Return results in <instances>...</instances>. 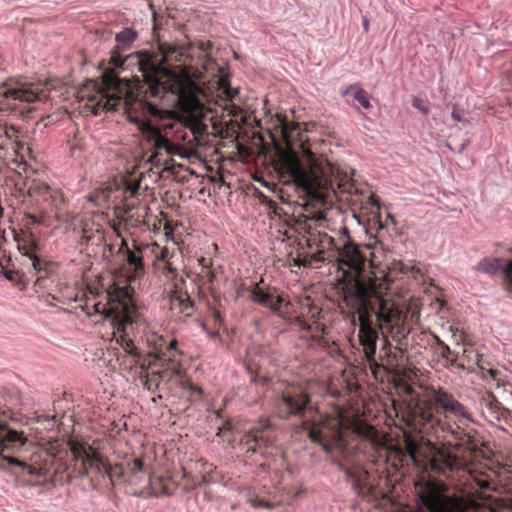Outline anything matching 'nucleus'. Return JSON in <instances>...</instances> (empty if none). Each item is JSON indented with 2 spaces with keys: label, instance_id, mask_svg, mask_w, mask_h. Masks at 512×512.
Returning a JSON list of instances; mask_svg holds the SVG:
<instances>
[{
  "label": "nucleus",
  "instance_id": "nucleus-1",
  "mask_svg": "<svg viewBox=\"0 0 512 512\" xmlns=\"http://www.w3.org/2000/svg\"><path fill=\"white\" fill-rule=\"evenodd\" d=\"M281 136L286 150H278L272 166L278 182L305 196V213L294 218L293 229L309 249L307 255L298 254L297 266L311 267L314 262H337L342 272V299L352 323L358 324V336H408L410 325L406 314L388 295L399 273L419 272L402 262L387 268L376 265L368 247L351 240L349 230L341 228L344 243L335 244L328 234L332 231L328 218L338 195L351 194L352 177L339 166L317 156L311 150L306 130L299 123H291L278 116Z\"/></svg>",
  "mask_w": 512,
  "mask_h": 512
},
{
  "label": "nucleus",
  "instance_id": "nucleus-2",
  "mask_svg": "<svg viewBox=\"0 0 512 512\" xmlns=\"http://www.w3.org/2000/svg\"><path fill=\"white\" fill-rule=\"evenodd\" d=\"M142 57L131 58L140 62L143 77L135 90L122 92L120 79L105 73L100 84L91 81L79 94L95 114L124 105L129 121L142 134L148 161L169 169L174 156L183 158L187 149L204 143L209 109L199 98L203 89L185 70L190 56L184 47L161 44L158 52Z\"/></svg>",
  "mask_w": 512,
  "mask_h": 512
},
{
  "label": "nucleus",
  "instance_id": "nucleus-3",
  "mask_svg": "<svg viewBox=\"0 0 512 512\" xmlns=\"http://www.w3.org/2000/svg\"><path fill=\"white\" fill-rule=\"evenodd\" d=\"M401 388L410 397L401 410L405 450L417 467L445 478L467 472L469 483L483 491L512 490V472L491 466L475 431L467 428L470 413L452 393L440 386Z\"/></svg>",
  "mask_w": 512,
  "mask_h": 512
},
{
  "label": "nucleus",
  "instance_id": "nucleus-4",
  "mask_svg": "<svg viewBox=\"0 0 512 512\" xmlns=\"http://www.w3.org/2000/svg\"><path fill=\"white\" fill-rule=\"evenodd\" d=\"M250 298L254 303L270 309L288 321L291 329L310 347L327 348L330 343H334L329 337L330 332L324 322L322 309L310 297L294 303L287 293L276 287L265 286L261 280L251 287Z\"/></svg>",
  "mask_w": 512,
  "mask_h": 512
},
{
  "label": "nucleus",
  "instance_id": "nucleus-5",
  "mask_svg": "<svg viewBox=\"0 0 512 512\" xmlns=\"http://www.w3.org/2000/svg\"><path fill=\"white\" fill-rule=\"evenodd\" d=\"M309 437L313 442L321 444L328 453H338L335 461L351 479L354 489L361 497L368 501L378 498V488L369 472L362 467L363 457L346 441L340 417L319 415L309 426Z\"/></svg>",
  "mask_w": 512,
  "mask_h": 512
},
{
  "label": "nucleus",
  "instance_id": "nucleus-6",
  "mask_svg": "<svg viewBox=\"0 0 512 512\" xmlns=\"http://www.w3.org/2000/svg\"><path fill=\"white\" fill-rule=\"evenodd\" d=\"M26 443L27 438L22 431L12 429L0 418V458L8 466L15 468V472L25 484L41 485L49 479L56 456L37 448L29 459L21 458L18 453Z\"/></svg>",
  "mask_w": 512,
  "mask_h": 512
},
{
  "label": "nucleus",
  "instance_id": "nucleus-7",
  "mask_svg": "<svg viewBox=\"0 0 512 512\" xmlns=\"http://www.w3.org/2000/svg\"><path fill=\"white\" fill-rule=\"evenodd\" d=\"M71 452L70 464L66 466L69 477L78 476H108L113 482L125 474L138 478L140 474L149 472L150 462H147V456L134 457L125 464L108 463L97 451L96 448L87 442L71 439L68 443Z\"/></svg>",
  "mask_w": 512,
  "mask_h": 512
},
{
  "label": "nucleus",
  "instance_id": "nucleus-8",
  "mask_svg": "<svg viewBox=\"0 0 512 512\" xmlns=\"http://www.w3.org/2000/svg\"><path fill=\"white\" fill-rule=\"evenodd\" d=\"M76 306L88 316L102 315L110 320L113 329L122 318L138 312L135 300L131 297V289L127 285L121 286L120 281L111 284L102 293H94L89 287L87 290L82 289Z\"/></svg>",
  "mask_w": 512,
  "mask_h": 512
},
{
  "label": "nucleus",
  "instance_id": "nucleus-9",
  "mask_svg": "<svg viewBox=\"0 0 512 512\" xmlns=\"http://www.w3.org/2000/svg\"><path fill=\"white\" fill-rule=\"evenodd\" d=\"M15 197H23V204L33 212H25L27 224H41L46 214L58 210L64 202L60 190L50 187L47 183L18 175L15 180Z\"/></svg>",
  "mask_w": 512,
  "mask_h": 512
},
{
  "label": "nucleus",
  "instance_id": "nucleus-10",
  "mask_svg": "<svg viewBox=\"0 0 512 512\" xmlns=\"http://www.w3.org/2000/svg\"><path fill=\"white\" fill-rule=\"evenodd\" d=\"M49 83H28L17 81L0 89V112L24 113L26 106L35 101H43L50 96Z\"/></svg>",
  "mask_w": 512,
  "mask_h": 512
},
{
  "label": "nucleus",
  "instance_id": "nucleus-11",
  "mask_svg": "<svg viewBox=\"0 0 512 512\" xmlns=\"http://www.w3.org/2000/svg\"><path fill=\"white\" fill-rule=\"evenodd\" d=\"M138 318L139 312L128 314L118 322V326H115L112 332L113 339L121 347V351L116 354V359L123 370H132L138 365L141 370H144L141 353L128 335V329L138 321Z\"/></svg>",
  "mask_w": 512,
  "mask_h": 512
},
{
  "label": "nucleus",
  "instance_id": "nucleus-12",
  "mask_svg": "<svg viewBox=\"0 0 512 512\" xmlns=\"http://www.w3.org/2000/svg\"><path fill=\"white\" fill-rule=\"evenodd\" d=\"M160 341L159 348H157V357L161 361H168L169 367L163 370H155L152 367H149L147 370H141L140 378L142 385L149 391H154L158 388L161 381L168 380L174 374H179L180 372L179 361L175 359L176 355L180 354L177 349V340L172 339L166 343L161 338Z\"/></svg>",
  "mask_w": 512,
  "mask_h": 512
},
{
  "label": "nucleus",
  "instance_id": "nucleus-13",
  "mask_svg": "<svg viewBox=\"0 0 512 512\" xmlns=\"http://www.w3.org/2000/svg\"><path fill=\"white\" fill-rule=\"evenodd\" d=\"M26 136L18 128L6 123L0 124V159L27 164L36 160L32 148L25 140Z\"/></svg>",
  "mask_w": 512,
  "mask_h": 512
},
{
  "label": "nucleus",
  "instance_id": "nucleus-14",
  "mask_svg": "<svg viewBox=\"0 0 512 512\" xmlns=\"http://www.w3.org/2000/svg\"><path fill=\"white\" fill-rule=\"evenodd\" d=\"M145 245L144 243H134L133 247L130 248L127 242L123 240L119 248V252L124 254L125 263L119 272L115 274L113 283L120 281L121 286L127 285L131 289L132 298H134V284L145 275L143 253L150 252V249L144 247Z\"/></svg>",
  "mask_w": 512,
  "mask_h": 512
},
{
  "label": "nucleus",
  "instance_id": "nucleus-15",
  "mask_svg": "<svg viewBox=\"0 0 512 512\" xmlns=\"http://www.w3.org/2000/svg\"><path fill=\"white\" fill-rule=\"evenodd\" d=\"M274 440V429L269 420L264 419L241 436L237 448L246 456L255 454L264 456L266 449L274 443Z\"/></svg>",
  "mask_w": 512,
  "mask_h": 512
},
{
  "label": "nucleus",
  "instance_id": "nucleus-16",
  "mask_svg": "<svg viewBox=\"0 0 512 512\" xmlns=\"http://www.w3.org/2000/svg\"><path fill=\"white\" fill-rule=\"evenodd\" d=\"M19 251L28 257L31 266L37 275L35 284L41 285L42 281L51 277L57 271V264L41 258L37 254L38 244L33 234L23 233L16 236Z\"/></svg>",
  "mask_w": 512,
  "mask_h": 512
},
{
  "label": "nucleus",
  "instance_id": "nucleus-17",
  "mask_svg": "<svg viewBox=\"0 0 512 512\" xmlns=\"http://www.w3.org/2000/svg\"><path fill=\"white\" fill-rule=\"evenodd\" d=\"M137 38V33L132 29H124L116 34L115 40L116 45L111 51L110 62L115 68L127 69L130 66H137L140 72V62L132 60L133 56H144L148 55L147 51L129 53L132 48L133 42Z\"/></svg>",
  "mask_w": 512,
  "mask_h": 512
},
{
  "label": "nucleus",
  "instance_id": "nucleus-18",
  "mask_svg": "<svg viewBox=\"0 0 512 512\" xmlns=\"http://www.w3.org/2000/svg\"><path fill=\"white\" fill-rule=\"evenodd\" d=\"M309 403L310 397L307 393L297 391L283 392L276 404L278 416L281 418H288L290 416L305 417L307 412H312V407Z\"/></svg>",
  "mask_w": 512,
  "mask_h": 512
},
{
  "label": "nucleus",
  "instance_id": "nucleus-19",
  "mask_svg": "<svg viewBox=\"0 0 512 512\" xmlns=\"http://www.w3.org/2000/svg\"><path fill=\"white\" fill-rule=\"evenodd\" d=\"M150 249V253L154 256L153 269L154 272L164 276L167 280H173L177 276V269L174 267L167 247H161L157 243H151L144 246Z\"/></svg>",
  "mask_w": 512,
  "mask_h": 512
},
{
  "label": "nucleus",
  "instance_id": "nucleus-20",
  "mask_svg": "<svg viewBox=\"0 0 512 512\" xmlns=\"http://www.w3.org/2000/svg\"><path fill=\"white\" fill-rule=\"evenodd\" d=\"M140 187V183L136 180H129L125 183V203L122 208H118L117 216L122 220L128 221L133 220L135 218V222H142L141 218L144 217V214L140 213V210L146 211L147 207H134V203L128 202V197H134L137 194Z\"/></svg>",
  "mask_w": 512,
  "mask_h": 512
},
{
  "label": "nucleus",
  "instance_id": "nucleus-21",
  "mask_svg": "<svg viewBox=\"0 0 512 512\" xmlns=\"http://www.w3.org/2000/svg\"><path fill=\"white\" fill-rule=\"evenodd\" d=\"M82 289L66 283H58L49 296L55 301V305L65 306V309H76Z\"/></svg>",
  "mask_w": 512,
  "mask_h": 512
},
{
  "label": "nucleus",
  "instance_id": "nucleus-22",
  "mask_svg": "<svg viewBox=\"0 0 512 512\" xmlns=\"http://www.w3.org/2000/svg\"><path fill=\"white\" fill-rule=\"evenodd\" d=\"M152 460V458L147 456V462H150L149 472L147 474H140L139 476L147 477V482L150 485L151 491L155 496L173 494L177 489L176 482L170 477L152 475Z\"/></svg>",
  "mask_w": 512,
  "mask_h": 512
},
{
  "label": "nucleus",
  "instance_id": "nucleus-23",
  "mask_svg": "<svg viewBox=\"0 0 512 512\" xmlns=\"http://www.w3.org/2000/svg\"><path fill=\"white\" fill-rule=\"evenodd\" d=\"M171 310L182 317H189L194 313V304L189 294L183 291H175L170 297Z\"/></svg>",
  "mask_w": 512,
  "mask_h": 512
},
{
  "label": "nucleus",
  "instance_id": "nucleus-24",
  "mask_svg": "<svg viewBox=\"0 0 512 512\" xmlns=\"http://www.w3.org/2000/svg\"><path fill=\"white\" fill-rule=\"evenodd\" d=\"M343 97L352 96L364 109L368 110L371 108L368 93L362 89L359 84H351L341 91Z\"/></svg>",
  "mask_w": 512,
  "mask_h": 512
},
{
  "label": "nucleus",
  "instance_id": "nucleus-25",
  "mask_svg": "<svg viewBox=\"0 0 512 512\" xmlns=\"http://www.w3.org/2000/svg\"><path fill=\"white\" fill-rule=\"evenodd\" d=\"M224 325V317L218 309H213L207 322L202 324L203 329L210 337L219 335L220 329Z\"/></svg>",
  "mask_w": 512,
  "mask_h": 512
},
{
  "label": "nucleus",
  "instance_id": "nucleus-26",
  "mask_svg": "<svg viewBox=\"0 0 512 512\" xmlns=\"http://www.w3.org/2000/svg\"><path fill=\"white\" fill-rule=\"evenodd\" d=\"M355 432L360 437L369 441L372 445L379 444L378 431L371 425L359 422L355 425Z\"/></svg>",
  "mask_w": 512,
  "mask_h": 512
},
{
  "label": "nucleus",
  "instance_id": "nucleus-27",
  "mask_svg": "<svg viewBox=\"0 0 512 512\" xmlns=\"http://www.w3.org/2000/svg\"><path fill=\"white\" fill-rule=\"evenodd\" d=\"M503 260L500 258H484L477 264V270L494 274L498 272L502 267Z\"/></svg>",
  "mask_w": 512,
  "mask_h": 512
},
{
  "label": "nucleus",
  "instance_id": "nucleus-28",
  "mask_svg": "<svg viewBox=\"0 0 512 512\" xmlns=\"http://www.w3.org/2000/svg\"><path fill=\"white\" fill-rule=\"evenodd\" d=\"M475 365L481 370L482 377L487 379L490 378L492 381H495L497 385H499V375L500 372L496 369H493L488 362L484 360L482 357V361L475 362Z\"/></svg>",
  "mask_w": 512,
  "mask_h": 512
},
{
  "label": "nucleus",
  "instance_id": "nucleus-29",
  "mask_svg": "<svg viewBox=\"0 0 512 512\" xmlns=\"http://www.w3.org/2000/svg\"><path fill=\"white\" fill-rule=\"evenodd\" d=\"M202 466H203V470H202V476H201V483L209 484V483H215L220 480V475L216 471V467L213 464L204 462L202 464Z\"/></svg>",
  "mask_w": 512,
  "mask_h": 512
},
{
  "label": "nucleus",
  "instance_id": "nucleus-30",
  "mask_svg": "<svg viewBox=\"0 0 512 512\" xmlns=\"http://www.w3.org/2000/svg\"><path fill=\"white\" fill-rule=\"evenodd\" d=\"M111 192L109 187L96 190L88 196V200L95 202L96 205H102L109 201Z\"/></svg>",
  "mask_w": 512,
  "mask_h": 512
},
{
  "label": "nucleus",
  "instance_id": "nucleus-31",
  "mask_svg": "<svg viewBox=\"0 0 512 512\" xmlns=\"http://www.w3.org/2000/svg\"><path fill=\"white\" fill-rule=\"evenodd\" d=\"M249 503L252 507L254 508H267V509H272L274 507H276L277 505H279V501H270L264 497H260V496H253V497H250L249 498Z\"/></svg>",
  "mask_w": 512,
  "mask_h": 512
},
{
  "label": "nucleus",
  "instance_id": "nucleus-32",
  "mask_svg": "<svg viewBox=\"0 0 512 512\" xmlns=\"http://www.w3.org/2000/svg\"><path fill=\"white\" fill-rule=\"evenodd\" d=\"M463 359L466 360L467 365H475V362L482 361V355H480L475 349L472 347L463 349Z\"/></svg>",
  "mask_w": 512,
  "mask_h": 512
},
{
  "label": "nucleus",
  "instance_id": "nucleus-33",
  "mask_svg": "<svg viewBox=\"0 0 512 512\" xmlns=\"http://www.w3.org/2000/svg\"><path fill=\"white\" fill-rule=\"evenodd\" d=\"M219 89L222 91V93L225 95V97L229 100H232L237 93L236 90L232 89L229 81L225 77H221L218 81Z\"/></svg>",
  "mask_w": 512,
  "mask_h": 512
},
{
  "label": "nucleus",
  "instance_id": "nucleus-34",
  "mask_svg": "<svg viewBox=\"0 0 512 512\" xmlns=\"http://www.w3.org/2000/svg\"><path fill=\"white\" fill-rule=\"evenodd\" d=\"M102 238L103 236L99 228H96L95 233L92 231V229H88L86 226L83 228L82 239L86 242L94 240L101 241Z\"/></svg>",
  "mask_w": 512,
  "mask_h": 512
},
{
  "label": "nucleus",
  "instance_id": "nucleus-35",
  "mask_svg": "<svg viewBox=\"0 0 512 512\" xmlns=\"http://www.w3.org/2000/svg\"><path fill=\"white\" fill-rule=\"evenodd\" d=\"M414 108L418 109L422 114L427 115L429 113V107L426 102L420 97H414L412 100Z\"/></svg>",
  "mask_w": 512,
  "mask_h": 512
},
{
  "label": "nucleus",
  "instance_id": "nucleus-36",
  "mask_svg": "<svg viewBox=\"0 0 512 512\" xmlns=\"http://www.w3.org/2000/svg\"><path fill=\"white\" fill-rule=\"evenodd\" d=\"M504 275L509 290H512V259L509 260L504 268Z\"/></svg>",
  "mask_w": 512,
  "mask_h": 512
},
{
  "label": "nucleus",
  "instance_id": "nucleus-37",
  "mask_svg": "<svg viewBox=\"0 0 512 512\" xmlns=\"http://www.w3.org/2000/svg\"><path fill=\"white\" fill-rule=\"evenodd\" d=\"M200 277H201V281H202V284H209L211 282H213L214 280V273L211 271V269H206L205 272H200Z\"/></svg>",
  "mask_w": 512,
  "mask_h": 512
},
{
  "label": "nucleus",
  "instance_id": "nucleus-38",
  "mask_svg": "<svg viewBox=\"0 0 512 512\" xmlns=\"http://www.w3.org/2000/svg\"><path fill=\"white\" fill-rule=\"evenodd\" d=\"M439 354L442 358L446 359V360H452L451 356H452V351L450 350L449 346L448 345H442V347L439 349Z\"/></svg>",
  "mask_w": 512,
  "mask_h": 512
},
{
  "label": "nucleus",
  "instance_id": "nucleus-39",
  "mask_svg": "<svg viewBox=\"0 0 512 512\" xmlns=\"http://www.w3.org/2000/svg\"><path fill=\"white\" fill-rule=\"evenodd\" d=\"M198 262H199V265L201 266V271L202 272H205L206 269H210L211 264H212L211 259H208V258H205V257L199 258Z\"/></svg>",
  "mask_w": 512,
  "mask_h": 512
},
{
  "label": "nucleus",
  "instance_id": "nucleus-40",
  "mask_svg": "<svg viewBox=\"0 0 512 512\" xmlns=\"http://www.w3.org/2000/svg\"><path fill=\"white\" fill-rule=\"evenodd\" d=\"M0 265H2V263H0ZM1 267H3V266H1ZM2 269H4V268H2ZM3 274L7 280L15 281L17 278L18 272L15 270H3Z\"/></svg>",
  "mask_w": 512,
  "mask_h": 512
},
{
  "label": "nucleus",
  "instance_id": "nucleus-41",
  "mask_svg": "<svg viewBox=\"0 0 512 512\" xmlns=\"http://www.w3.org/2000/svg\"><path fill=\"white\" fill-rule=\"evenodd\" d=\"M451 117H452L453 120H455L457 122H461V121L464 120L462 115H461V113L458 110H456V109H453V111L451 113Z\"/></svg>",
  "mask_w": 512,
  "mask_h": 512
},
{
  "label": "nucleus",
  "instance_id": "nucleus-42",
  "mask_svg": "<svg viewBox=\"0 0 512 512\" xmlns=\"http://www.w3.org/2000/svg\"><path fill=\"white\" fill-rule=\"evenodd\" d=\"M369 203H370L372 206H375V207H377V208H379V207H380L379 199H378V197H377L376 195H374V194H371V195L369 196Z\"/></svg>",
  "mask_w": 512,
  "mask_h": 512
},
{
  "label": "nucleus",
  "instance_id": "nucleus-43",
  "mask_svg": "<svg viewBox=\"0 0 512 512\" xmlns=\"http://www.w3.org/2000/svg\"><path fill=\"white\" fill-rule=\"evenodd\" d=\"M436 344L439 346V349L442 347V345H445V343L438 337L434 336Z\"/></svg>",
  "mask_w": 512,
  "mask_h": 512
},
{
  "label": "nucleus",
  "instance_id": "nucleus-44",
  "mask_svg": "<svg viewBox=\"0 0 512 512\" xmlns=\"http://www.w3.org/2000/svg\"><path fill=\"white\" fill-rule=\"evenodd\" d=\"M153 18H154V21H156V20H155V18H156L155 13H153ZM154 26L156 27V22H154Z\"/></svg>",
  "mask_w": 512,
  "mask_h": 512
},
{
  "label": "nucleus",
  "instance_id": "nucleus-45",
  "mask_svg": "<svg viewBox=\"0 0 512 512\" xmlns=\"http://www.w3.org/2000/svg\"><path fill=\"white\" fill-rule=\"evenodd\" d=\"M213 117H214L213 111L211 110V115H210L211 120L213 119Z\"/></svg>",
  "mask_w": 512,
  "mask_h": 512
}]
</instances>
